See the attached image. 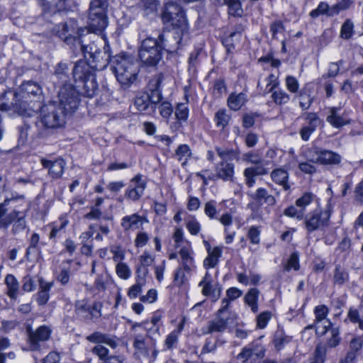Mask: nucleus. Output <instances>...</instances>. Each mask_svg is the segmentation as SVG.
Masks as SVG:
<instances>
[{"label": "nucleus", "mask_w": 363, "mask_h": 363, "mask_svg": "<svg viewBox=\"0 0 363 363\" xmlns=\"http://www.w3.org/2000/svg\"><path fill=\"white\" fill-rule=\"evenodd\" d=\"M0 110L3 111L12 110L21 116H25L27 113V107L17 100L15 93L11 92L4 93L0 96Z\"/></svg>", "instance_id": "obj_18"}, {"label": "nucleus", "mask_w": 363, "mask_h": 363, "mask_svg": "<svg viewBox=\"0 0 363 363\" xmlns=\"http://www.w3.org/2000/svg\"><path fill=\"white\" fill-rule=\"evenodd\" d=\"M145 187V183H136L134 187L128 189L126 194L130 199L133 201L138 200L143 194Z\"/></svg>", "instance_id": "obj_55"}, {"label": "nucleus", "mask_w": 363, "mask_h": 363, "mask_svg": "<svg viewBox=\"0 0 363 363\" xmlns=\"http://www.w3.org/2000/svg\"><path fill=\"white\" fill-rule=\"evenodd\" d=\"M329 313L328 308L325 305L317 306L314 309V313L315 315V322L317 323L323 322V330L321 333L324 334L326 333L328 328L330 326V321L327 319V316Z\"/></svg>", "instance_id": "obj_31"}, {"label": "nucleus", "mask_w": 363, "mask_h": 363, "mask_svg": "<svg viewBox=\"0 0 363 363\" xmlns=\"http://www.w3.org/2000/svg\"><path fill=\"white\" fill-rule=\"evenodd\" d=\"M216 152L219 157L223 161L238 160L240 152L237 150L216 146Z\"/></svg>", "instance_id": "obj_45"}, {"label": "nucleus", "mask_w": 363, "mask_h": 363, "mask_svg": "<svg viewBox=\"0 0 363 363\" xmlns=\"http://www.w3.org/2000/svg\"><path fill=\"white\" fill-rule=\"evenodd\" d=\"M233 164L223 162L217 167V175L223 180H232L233 177Z\"/></svg>", "instance_id": "obj_44"}, {"label": "nucleus", "mask_w": 363, "mask_h": 363, "mask_svg": "<svg viewBox=\"0 0 363 363\" xmlns=\"http://www.w3.org/2000/svg\"><path fill=\"white\" fill-rule=\"evenodd\" d=\"M40 236L38 233H33L30 240V244L26 250V255L28 257L31 253H35L39 251L38 244Z\"/></svg>", "instance_id": "obj_63"}, {"label": "nucleus", "mask_w": 363, "mask_h": 363, "mask_svg": "<svg viewBox=\"0 0 363 363\" xmlns=\"http://www.w3.org/2000/svg\"><path fill=\"white\" fill-rule=\"evenodd\" d=\"M327 350L325 346L318 345L314 352V362L316 363H324L325 361Z\"/></svg>", "instance_id": "obj_64"}, {"label": "nucleus", "mask_w": 363, "mask_h": 363, "mask_svg": "<svg viewBox=\"0 0 363 363\" xmlns=\"http://www.w3.org/2000/svg\"><path fill=\"white\" fill-rule=\"evenodd\" d=\"M349 320L352 323H357L359 329L363 330V318H360L359 312L357 308H350L347 313L345 322Z\"/></svg>", "instance_id": "obj_57"}, {"label": "nucleus", "mask_w": 363, "mask_h": 363, "mask_svg": "<svg viewBox=\"0 0 363 363\" xmlns=\"http://www.w3.org/2000/svg\"><path fill=\"white\" fill-rule=\"evenodd\" d=\"M95 70L86 60H79L72 69V76L76 82H80L95 75Z\"/></svg>", "instance_id": "obj_21"}, {"label": "nucleus", "mask_w": 363, "mask_h": 363, "mask_svg": "<svg viewBox=\"0 0 363 363\" xmlns=\"http://www.w3.org/2000/svg\"><path fill=\"white\" fill-rule=\"evenodd\" d=\"M327 121L334 128H339L350 123V121L343 116L338 113V108H331L329 115L327 116Z\"/></svg>", "instance_id": "obj_34"}, {"label": "nucleus", "mask_w": 363, "mask_h": 363, "mask_svg": "<svg viewBox=\"0 0 363 363\" xmlns=\"http://www.w3.org/2000/svg\"><path fill=\"white\" fill-rule=\"evenodd\" d=\"M262 337L244 347L238 354V359H246L255 362L265 355V347L261 343Z\"/></svg>", "instance_id": "obj_14"}, {"label": "nucleus", "mask_w": 363, "mask_h": 363, "mask_svg": "<svg viewBox=\"0 0 363 363\" xmlns=\"http://www.w3.org/2000/svg\"><path fill=\"white\" fill-rule=\"evenodd\" d=\"M247 100V95L243 92L231 94L228 99V104L230 109L238 111L245 105Z\"/></svg>", "instance_id": "obj_40"}, {"label": "nucleus", "mask_w": 363, "mask_h": 363, "mask_svg": "<svg viewBox=\"0 0 363 363\" xmlns=\"http://www.w3.org/2000/svg\"><path fill=\"white\" fill-rule=\"evenodd\" d=\"M267 174L265 169L261 166H255L246 168L244 171V175L248 182H253L252 179L255 176Z\"/></svg>", "instance_id": "obj_56"}, {"label": "nucleus", "mask_w": 363, "mask_h": 363, "mask_svg": "<svg viewBox=\"0 0 363 363\" xmlns=\"http://www.w3.org/2000/svg\"><path fill=\"white\" fill-rule=\"evenodd\" d=\"M71 260H67L62 262L60 267V271L56 276V280L59 281L62 286H66L69 284L70 280V267L69 264Z\"/></svg>", "instance_id": "obj_43"}, {"label": "nucleus", "mask_w": 363, "mask_h": 363, "mask_svg": "<svg viewBox=\"0 0 363 363\" xmlns=\"http://www.w3.org/2000/svg\"><path fill=\"white\" fill-rule=\"evenodd\" d=\"M277 76H276L274 74H269L264 79V82L266 83L265 87L264 88L262 82H258V87L263 91L264 94H268L270 92H272L274 89L277 86Z\"/></svg>", "instance_id": "obj_48"}, {"label": "nucleus", "mask_w": 363, "mask_h": 363, "mask_svg": "<svg viewBox=\"0 0 363 363\" xmlns=\"http://www.w3.org/2000/svg\"><path fill=\"white\" fill-rule=\"evenodd\" d=\"M38 4L44 12L55 13L72 10L74 3L72 0H38Z\"/></svg>", "instance_id": "obj_20"}, {"label": "nucleus", "mask_w": 363, "mask_h": 363, "mask_svg": "<svg viewBox=\"0 0 363 363\" xmlns=\"http://www.w3.org/2000/svg\"><path fill=\"white\" fill-rule=\"evenodd\" d=\"M291 340L292 337L286 335L283 329L278 328L274 333L272 342L277 350H281Z\"/></svg>", "instance_id": "obj_39"}, {"label": "nucleus", "mask_w": 363, "mask_h": 363, "mask_svg": "<svg viewBox=\"0 0 363 363\" xmlns=\"http://www.w3.org/2000/svg\"><path fill=\"white\" fill-rule=\"evenodd\" d=\"M116 272L117 275L122 279H128L131 276V270L130 267L124 262L117 263L116 266Z\"/></svg>", "instance_id": "obj_59"}, {"label": "nucleus", "mask_w": 363, "mask_h": 363, "mask_svg": "<svg viewBox=\"0 0 363 363\" xmlns=\"http://www.w3.org/2000/svg\"><path fill=\"white\" fill-rule=\"evenodd\" d=\"M74 311L77 315L85 322L98 319L101 315L99 303H94L90 305L84 300L76 302Z\"/></svg>", "instance_id": "obj_12"}, {"label": "nucleus", "mask_w": 363, "mask_h": 363, "mask_svg": "<svg viewBox=\"0 0 363 363\" xmlns=\"http://www.w3.org/2000/svg\"><path fill=\"white\" fill-rule=\"evenodd\" d=\"M83 83L82 94L88 98L94 97L98 91V84L95 75L81 82Z\"/></svg>", "instance_id": "obj_38"}, {"label": "nucleus", "mask_w": 363, "mask_h": 363, "mask_svg": "<svg viewBox=\"0 0 363 363\" xmlns=\"http://www.w3.org/2000/svg\"><path fill=\"white\" fill-rule=\"evenodd\" d=\"M54 84L59 88L65 84H71L69 82V65L65 62H59L55 69Z\"/></svg>", "instance_id": "obj_26"}, {"label": "nucleus", "mask_w": 363, "mask_h": 363, "mask_svg": "<svg viewBox=\"0 0 363 363\" xmlns=\"http://www.w3.org/2000/svg\"><path fill=\"white\" fill-rule=\"evenodd\" d=\"M175 116L177 120L186 121L189 117L188 106L185 103L178 104L175 109Z\"/></svg>", "instance_id": "obj_60"}, {"label": "nucleus", "mask_w": 363, "mask_h": 363, "mask_svg": "<svg viewBox=\"0 0 363 363\" xmlns=\"http://www.w3.org/2000/svg\"><path fill=\"white\" fill-rule=\"evenodd\" d=\"M147 222V219L137 213L124 216L121 220V226L125 231L139 228L143 222Z\"/></svg>", "instance_id": "obj_29"}, {"label": "nucleus", "mask_w": 363, "mask_h": 363, "mask_svg": "<svg viewBox=\"0 0 363 363\" xmlns=\"http://www.w3.org/2000/svg\"><path fill=\"white\" fill-rule=\"evenodd\" d=\"M191 155V150L187 145H180L176 150L175 157L184 166L186 164Z\"/></svg>", "instance_id": "obj_52"}, {"label": "nucleus", "mask_w": 363, "mask_h": 363, "mask_svg": "<svg viewBox=\"0 0 363 363\" xmlns=\"http://www.w3.org/2000/svg\"><path fill=\"white\" fill-rule=\"evenodd\" d=\"M152 335L150 331L135 333L133 337V347L135 355L155 361L157 357L158 350L155 347V341L151 337Z\"/></svg>", "instance_id": "obj_6"}, {"label": "nucleus", "mask_w": 363, "mask_h": 363, "mask_svg": "<svg viewBox=\"0 0 363 363\" xmlns=\"http://www.w3.org/2000/svg\"><path fill=\"white\" fill-rule=\"evenodd\" d=\"M135 105L139 111L152 112L148 93H141L138 95L135 99Z\"/></svg>", "instance_id": "obj_42"}, {"label": "nucleus", "mask_w": 363, "mask_h": 363, "mask_svg": "<svg viewBox=\"0 0 363 363\" xmlns=\"http://www.w3.org/2000/svg\"><path fill=\"white\" fill-rule=\"evenodd\" d=\"M91 351L99 357L101 363H123L121 356L109 355L108 349L101 345L94 346Z\"/></svg>", "instance_id": "obj_24"}, {"label": "nucleus", "mask_w": 363, "mask_h": 363, "mask_svg": "<svg viewBox=\"0 0 363 363\" xmlns=\"http://www.w3.org/2000/svg\"><path fill=\"white\" fill-rule=\"evenodd\" d=\"M261 205L262 203L256 201H252L247 205L248 208L251 210V214L247 219V221L250 220L262 221L264 220Z\"/></svg>", "instance_id": "obj_49"}, {"label": "nucleus", "mask_w": 363, "mask_h": 363, "mask_svg": "<svg viewBox=\"0 0 363 363\" xmlns=\"http://www.w3.org/2000/svg\"><path fill=\"white\" fill-rule=\"evenodd\" d=\"M53 281L45 282L43 280L40 281V290L37 294L36 301L39 306L45 305L49 298V291L53 286Z\"/></svg>", "instance_id": "obj_36"}, {"label": "nucleus", "mask_w": 363, "mask_h": 363, "mask_svg": "<svg viewBox=\"0 0 363 363\" xmlns=\"http://www.w3.org/2000/svg\"><path fill=\"white\" fill-rule=\"evenodd\" d=\"M111 67L123 89L129 88L136 81L139 71L133 57L122 53L116 55L111 60Z\"/></svg>", "instance_id": "obj_1"}, {"label": "nucleus", "mask_w": 363, "mask_h": 363, "mask_svg": "<svg viewBox=\"0 0 363 363\" xmlns=\"http://www.w3.org/2000/svg\"><path fill=\"white\" fill-rule=\"evenodd\" d=\"M107 9L89 6L88 24L92 32H101L108 25Z\"/></svg>", "instance_id": "obj_13"}, {"label": "nucleus", "mask_w": 363, "mask_h": 363, "mask_svg": "<svg viewBox=\"0 0 363 363\" xmlns=\"http://www.w3.org/2000/svg\"><path fill=\"white\" fill-rule=\"evenodd\" d=\"M349 280L347 271L340 265H336L333 272V282L335 284L342 286Z\"/></svg>", "instance_id": "obj_47"}, {"label": "nucleus", "mask_w": 363, "mask_h": 363, "mask_svg": "<svg viewBox=\"0 0 363 363\" xmlns=\"http://www.w3.org/2000/svg\"><path fill=\"white\" fill-rule=\"evenodd\" d=\"M242 33L240 31L231 33L223 40V44L226 48L228 52H232L240 43Z\"/></svg>", "instance_id": "obj_41"}, {"label": "nucleus", "mask_w": 363, "mask_h": 363, "mask_svg": "<svg viewBox=\"0 0 363 363\" xmlns=\"http://www.w3.org/2000/svg\"><path fill=\"white\" fill-rule=\"evenodd\" d=\"M222 252L223 247L216 246L213 247V250L207 252L208 256L203 261V267L206 269L215 267L218 264L219 259L222 256Z\"/></svg>", "instance_id": "obj_35"}, {"label": "nucleus", "mask_w": 363, "mask_h": 363, "mask_svg": "<svg viewBox=\"0 0 363 363\" xmlns=\"http://www.w3.org/2000/svg\"><path fill=\"white\" fill-rule=\"evenodd\" d=\"M162 51L156 39L147 38L141 42L138 50V57L143 66L155 67L162 60Z\"/></svg>", "instance_id": "obj_5"}, {"label": "nucleus", "mask_w": 363, "mask_h": 363, "mask_svg": "<svg viewBox=\"0 0 363 363\" xmlns=\"http://www.w3.org/2000/svg\"><path fill=\"white\" fill-rule=\"evenodd\" d=\"M306 216L305 225L309 231H313L323 225L329 218L328 212L323 211L319 206L311 211Z\"/></svg>", "instance_id": "obj_19"}, {"label": "nucleus", "mask_w": 363, "mask_h": 363, "mask_svg": "<svg viewBox=\"0 0 363 363\" xmlns=\"http://www.w3.org/2000/svg\"><path fill=\"white\" fill-rule=\"evenodd\" d=\"M224 4L228 6V13L234 17H241L243 9L240 0H223Z\"/></svg>", "instance_id": "obj_46"}, {"label": "nucleus", "mask_w": 363, "mask_h": 363, "mask_svg": "<svg viewBox=\"0 0 363 363\" xmlns=\"http://www.w3.org/2000/svg\"><path fill=\"white\" fill-rule=\"evenodd\" d=\"M42 88L36 82H23L15 92V97L27 107L26 115L31 116L41 108Z\"/></svg>", "instance_id": "obj_3"}, {"label": "nucleus", "mask_w": 363, "mask_h": 363, "mask_svg": "<svg viewBox=\"0 0 363 363\" xmlns=\"http://www.w3.org/2000/svg\"><path fill=\"white\" fill-rule=\"evenodd\" d=\"M148 269L145 267H137L135 272V284L128 291V296L130 299L136 298L141 293L143 287L146 284V276Z\"/></svg>", "instance_id": "obj_22"}, {"label": "nucleus", "mask_w": 363, "mask_h": 363, "mask_svg": "<svg viewBox=\"0 0 363 363\" xmlns=\"http://www.w3.org/2000/svg\"><path fill=\"white\" fill-rule=\"evenodd\" d=\"M29 348L32 351H41L45 348V342L50 337L52 330L46 325H41L36 330H28Z\"/></svg>", "instance_id": "obj_11"}, {"label": "nucleus", "mask_w": 363, "mask_h": 363, "mask_svg": "<svg viewBox=\"0 0 363 363\" xmlns=\"http://www.w3.org/2000/svg\"><path fill=\"white\" fill-rule=\"evenodd\" d=\"M189 35H182L177 30L163 31L156 39L162 50L169 52L176 51L182 44L184 38H188Z\"/></svg>", "instance_id": "obj_10"}, {"label": "nucleus", "mask_w": 363, "mask_h": 363, "mask_svg": "<svg viewBox=\"0 0 363 363\" xmlns=\"http://www.w3.org/2000/svg\"><path fill=\"white\" fill-rule=\"evenodd\" d=\"M164 79V76L162 73L155 74L149 81L147 88L149 91H156L161 90V84Z\"/></svg>", "instance_id": "obj_58"}, {"label": "nucleus", "mask_w": 363, "mask_h": 363, "mask_svg": "<svg viewBox=\"0 0 363 363\" xmlns=\"http://www.w3.org/2000/svg\"><path fill=\"white\" fill-rule=\"evenodd\" d=\"M41 164L45 167L48 169L49 174L53 179H59L63 173L65 162L61 159H57L55 161H51L46 159H41Z\"/></svg>", "instance_id": "obj_25"}, {"label": "nucleus", "mask_w": 363, "mask_h": 363, "mask_svg": "<svg viewBox=\"0 0 363 363\" xmlns=\"http://www.w3.org/2000/svg\"><path fill=\"white\" fill-rule=\"evenodd\" d=\"M179 255L181 257V264L185 272H189L195 268L193 251L190 247H182Z\"/></svg>", "instance_id": "obj_30"}, {"label": "nucleus", "mask_w": 363, "mask_h": 363, "mask_svg": "<svg viewBox=\"0 0 363 363\" xmlns=\"http://www.w3.org/2000/svg\"><path fill=\"white\" fill-rule=\"evenodd\" d=\"M259 295L258 289L254 288L249 290L245 296V303L250 306L253 312H257L258 309L257 298Z\"/></svg>", "instance_id": "obj_51"}, {"label": "nucleus", "mask_w": 363, "mask_h": 363, "mask_svg": "<svg viewBox=\"0 0 363 363\" xmlns=\"http://www.w3.org/2000/svg\"><path fill=\"white\" fill-rule=\"evenodd\" d=\"M59 106L67 113L74 112L79 104V94L72 84H65L58 92Z\"/></svg>", "instance_id": "obj_7"}, {"label": "nucleus", "mask_w": 363, "mask_h": 363, "mask_svg": "<svg viewBox=\"0 0 363 363\" xmlns=\"http://www.w3.org/2000/svg\"><path fill=\"white\" fill-rule=\"evenodd\" d=\"M340 11H342V10L339 6H337V4L333 6H330L327 3L323 1L318 4L315 9L311 11L310 16L312 18H317L321 15L334 16L337 15Z\"/></svg>", "instance_id": "obj_27"}, {"label": "nucleus", "mask_w": 363, "mask_h": 363, "mask_svg": "<svg viewBox=\"0 0 363 363\" xmlns=\"http://www.w3.org/2000/svg\"><path fill=\"white\" fill-rule=\"evenodd\" d=\"M184 329V323H181L177 328L172 330L166 337L164 343V350H172L174 349L178 342L179 337Z\"/></svg>", "instance_id": "obj_33"}, {"label": "nucleus", "mask_w": 363, "mask_h": 363, "mask_svg": "<svg viewBox=\"0 0 363 363\" xmlns=\"http://www.w3.org/2000/svg\"><path fill=\"white\" fill-rule=\"evenodd\" d=\"M228 326V319L220 318L219 316L208 323L206 327L203 329V334H211L213 333H223Z\"/></svg>", "instance_id": "obj_32"}, {"label": "nucleus", "mask_w": 363, "mask_h": 363, "mask_svg": "<svg viewBox=\"0 0 363 363\" xmlns=\"http://www.w3.org/2000/svg\"><path fill=\"white\" fill-rule=\"evenodd\" d=\"M163 24L182 35H189V26L183 8L174 1L164 4L161 13Z\"/></svg>", "instance_id": "obj_2"}, {"label": "nucleus", "mask_w": 363, "mask_h": 363, "mask_svg": "<svg viewBox=\"0 0 363 363\" xmlns=\"http://www.w3.org/2000/svg\"><path fill=\"white\" fill-rule=\"evenodd\" d=\"M41 123L47 128L55 129L65 124V115L67 113L59 106L50 104L41 106Z\"/></svg>", "instance_id": "obj_8"}, {"label": "nucleus", "mask_w": 363, "mask_h": 363, "mask_svg": "<svg viewBox=\"0 0 363 363\" xmlns=\"http://www.w3.org/2000/svg\"><path fill=\"white\" fill-rule=\"evenodd\" d=\"M229 116L226 113L225 110H219L215 115V122L218 127H225L229 121Z\"/></svg>", "instance_id": "obj_62"}, {"label": "nucleus", "mask_w": 363, "mask_h": 363, "mask_svg": "<svg viewBox=\"0 0 363 363\" xmlns=\"http://www.w3.org/2000/svg\"><path fill=\"white\" fill-rule=\"evenodd\" d=\"M306 157L312 162H320L323 164H336L341 161V157L332 151L308 150L306 152Z\"/></svg>", "instance_id": "obj_16"}, {"label": "nucleus", "mask_w": 363, "mask_h": 363, "mask_svg": "<svg viewBox=\"0 0 363 363\" xmlns=\"http://www.w3.org/2000/svg\"><path fill=\"white\" fill-rule=\"evenodd\" d=\"M199 286L202 287L201 294L209 297L212 301H217L221 294L222 287L218 283H213V277L206 272L202 280L199 283Z\"/></svg>", "instance_id": "obj_17"}, {"label": "nucleus", "mask_w": 363, "mask_h": 363, "mask_svg": "<svg viewBox=\"0 0 363 363\" xmlns=\"http://www.w3.org/2000/svg\"><path fill=\"white\" fill-rule=\"evenodd\" d=\"M80 49L86 58V61L91 65L95 71L102 70L108 64L111 65L112 57H111L108 45H104V52L101 51L94 43L87 45H82Z\"/></svg>", "instance_id": "obj_4"}, {"label": "nucleus", "mask_w": 363, "mask_h": 363, "mask_svg": "<svg viewBox=\"0 0 363 363\" xmlns=\"http://www.w3.org/2000/svg\"><path fill=\"white\" fill-rule=\"evenodd\" d=\"M254 201L262 203V201L267 203L269 206L275 203V199L273 196L268 194L264 189L259 188L257 190L255 200Z\"/></svg>", "instance_id": "obj_53"}, {"label": "nucleus", "mask_w": 363, "mask_h": 363, "mask_svg": "<svg viewBox=\"0 0 363 363\" xmlns=\"http://www.w3.org/2000/svg\"><path fill=\"white\" fill-rule=\"evenodd\" d=\"M319 206L316 196L306 192L296 200V218L303 219L306 214L315 208Z\"/></svg>", "instance_id": "obj_15"}, {"label": "nucleus", "mask_w": 363, "mask_h": 363, "mask_svg": "<svg viewBox=\"0 0 363 363\" xmlns=\"http://www.w3.org/2000/svg\"><path fill=\"white\" fill-rule=\"evenodd\" d=\"M309 119L311 121L310 124L303 127L300 131L301 137L305 141H307L309 139L310 135L315 129V123L317 121L315 114L311 113Z\"/></svg>", "instance_id": "obj_54"}, {"label": "nucleus", "mask_w": 363, "mask_h": 363, "mask_svg": "<svg viewBox=\"0 0 363 363\" xmlns=\"http://www.w3.org/2000/svg\"><path fill=\"white\" fill-rule=\"evenodd\" d=\"M24 196L23 195H16L12 196L10 198L6 197L4 201L0 203V218L4 216L7 211L8 208H6L11 203L13 204L17 201H21L25 203L24 201Z\"/></svg>", "instance_id": "obj_50"}, {"label": "nucleus", "mask_w": 363, "mask_h": 363, "mask_svg": "<svg viewBox=\"0 0 363 363\" xmlns=\"http://www.w3.org/2000/svg\"><path fill=\"white\" fill-rule=\"evenodd\" d=\"M7 287L6 294L13 300H16L19 292V283L17 279L13 274H7L4 280Z\"/></svg>", "instance_id": "obj_37"}, {"label": "nucleus", "mask_w": 363, "mask_h": 363, "mask_svg": "<svg viewBox=\"0 0 363 363\" xmlns=\"http://www.w3.org/2000/svg\"><path fill=\"white\" fill-rule=\"evenodd\" d=\"M23 202L20 205H15L13 206V209L12 211L10 212V213H14V215L12 216V223L14 222L13 226V230L14 232L22 230L26 228V212L27 209L25 210H19L17 209L19 206L23 205Z\"/></svg>", "instance_id": "obj_28"}, {"label": "nucleus", "mask_w": 363, "mask_h": 363, "mask_svg": "<svg viewBox=\"0 0 363 363\" xmlns=\"http://www.w3.org/2000/svg\"><path fill=\"white\" fill-rule=\"evenodd\" d=\"M354 33V24L351 20L347 19L341 27L340 35L344 39H350Z\"/></svg>", "instance_id": "obj_61"}, {"label": "nucleus", "mask_w": 363, "mask_h": 363, "mask_svg": "<svg viewBox=\"0 0 363 363\" xmlns=\"http://www.w3.org/2000/svg\"><path fill=\"white\" fill-rule=\"evenodd\" d=\"M86 30V28L79 27L77 21L70 18L67 22L59 25L57 33L59 36L67 43H69L73 40L74 45L80 48L82 45L80 37L84 35Z\"/></svg>", "instance_id": "obj_9"}, {"label": "nucleus", "mask_w": 363, "mask_h": 363, "mask_svg": "<svg viewBox=\"0 0 363 363\" xmlns=\"http://www.w3.org/2000/svg\"><path fill=\"white\" fill-rule=\"evenodd\" d=\"M90 342L101 345L106 344L112 349H116L118 346V339L116 335L104 333L96 331L86 337Z\"/></svg>", "instance_id": "obj_23"}]
</instances>
